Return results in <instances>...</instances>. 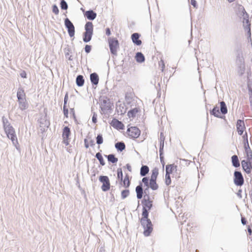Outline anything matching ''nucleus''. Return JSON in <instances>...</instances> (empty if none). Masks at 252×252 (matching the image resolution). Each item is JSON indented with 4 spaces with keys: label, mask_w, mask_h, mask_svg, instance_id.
Here are the masks:
<instances>
[{
    "label": "nucleus",
    "mask_w": 252,
    "mask_h": 252,
    "mask_svg": "<svg viewBox=\"0 0 252 252\" xmlns=\"http://www.w3.org/2000/svg\"><path fill=\"white\" fill-rule=\"evenodd\" d=\"M149 187H148V179L143 178L142 183L140 182L139 185L135 188L136 197L138 199L150 198L149 195Z\"/></svg>",
    "instance_id": "nucleus-1"
},
{
    "label": "nucleus",
    "mask_w": 252,
    "mask_h": 252,
    "mask_svg": "<svg viewBox=\"0 0 252 252\" xmlns=\"http://www.w3.org/2000/svg\"><path fill=\"white\" fill-rule=\"evenodd\" d=\"M99 101L101 103L100 108L102 113L104 114H109L111 113L113 104L110 102V99L107 96H101L99 98Z\"/></svg>",
    "instance_id": "nucleus-2"
},
{
    "label": "nucleus",
    "mask_w": 252,
    "mask_h": 252,
    "mask_svg": "<svg viewBox=\"0 0 252 252\" xmlns=\"http://www.w3.org/2000/svg\"><path fill=\"white\" fill-rule=\"evenodd\" d=\"M94 26L92 22H87L85 25V32L83 33V40L85 43L90 42L93 35Z\"/></svg>",
    "instance_id": "nucleus-3"
},
{
    "label": "nucleus",
    "mask_w": 252,
    "mask_h": 252,
    "mask_svg": "<svg viewBox=\"0 0 252 252\" xmlns=\"http://www.w3.org/2000/svg\"><path fill=\"white\" fill-rule=\"evenodd\" d=\"M109 46L112 55H117V50L119 48V43L118 39L115 37H110L108 38Z\"/></svg>",
    "instance_id": "nucleus-4"
},
{
    "label": "nucleus",
    "mask_w": 252,
    "mask_h": 252,
    "mask_svg": "<svg viewBox=\"0 0 252 252\" xmlns=\"http://www.w3.org/2000/svg\"><path fill=\"white\" fill-rule=\"evenodd\" d=\"M237 15L240 19L242 20L243 25L250 22L249 21V15L243 6L240 5L239 6L237 11Z\"/></svg>",
    "instance_id": "nucleus-5"
},
{
    "label": "nucleus",
    "mask_w": 252,
    "mask_h": 252,
    "mask_svg": "<svg viewBox=\"0 0 252 252\" xmlns=\"http://www.w3.org/2000/svg\"><path fill=\"white\" fill-rule=\"evenodd\" d=\"M140 223L144 229V235L146 237L150 236L153 230V224L151 220H148L144 221H140Z\"/></svg>",
    "instance_id": "nucleus-6"
},
{
    "label": "nucleus",
    "mask_w": 252,
    "mask_h": 252,
    "mask_svg": "<svg viewBox=\"0 0 252 252\" xmlns=\"http://www.w3.org/2000/svg\"><path fill=\"white\" fill-rule=\"evenodd\" d=\"M4 131L7 137L10 139L14 145L18 144V140L15 133V129L12 126L5 128Z\"/></svg>",
    "instance_id": "nucleus-7"
},
{
    "label": "nucleus",
    "mask_w": 252,
    "mask_h": 252,
    "mask_svg": "<svg viewBox=\"0 0 252 252\" xmlns=\"http://www.w3.org/2000/svg\"><path fill=\"white\" fill-rule=\"evenodd\" d=\"M99 181L102 184L101 189L103 191L106 192L110 189L111 187L110 180L107 176H100Z\"/></svg>",
    "instance_id": "nucleus-8"
},
{
    "label": "nucleus",
    "mask_w": 252,
    "mask_h": 252,
    "mask_svg": "<svg viewBox=\"0 0 252 252\" xmlns=\"http://www.w3.org/2000/svg\"><path fill=\"white\" fill-rule=\"evenodd\" d=\"M233 182L237 186L241 187L244 184V179L241 171L238 170L234 171Z\"/></svg>",
    "instance_id": "nucleus-9"
},
{
    "label": "nucleus",
    "mask_w": 252,
    "mask_h": 252,
    "mask_svg": "<svg viewBox=\"0 0 252 252\" xmlns=\"http://www.w3.org/2000/svg\"><path fill=\"white\" fill-rule=\"evenodd\" d=\"M64 26L67 30L69 36L70 37H74L75 35V27L73 23L68 18L64 19Z\"/></svg>",
    "instance_id": "nucleus-10"
},
{
    "label": "nucleus",
    "mask_w": 252,
    "mask_h": 252,
    "mask_svg": "<svg viewBox=\"0 0 252 252\" xmlns=\"http://www.w3.org/2000/svg\"><path fill=\"white\" fill-rule=\"evenodd\" d=\"M126 133L130 138L135 139L140 136L141 131L137 127L131 126L127 128Z\"/></svg>",
    "instance_id": "nucleus-11"
},
{
    "label": "nucleus",
    "mask_w": 252,
    "mask_h": 252,
    "mask_svg": "<svg viewBox=\"0 0 252 252\" xmlns=\"http://www.w3.org/2000/svg\"><path fill=\"white\" fill-rule=\"evenodd\" d=\"M241 165L243 170L248 174L251 173L252 169V159L242 160L241 161Z\"/></svg>",
    "instance_id": "nucleus-12"
},
{
    "label": "nucleus",
    "mask_w": 252,
    "mask_h": 252,
    "mask_svg": "<svg viewBox=\"0 0 252 252\" xmlns=\"http://www.w3.org/2000/svg\"><path fill=\"white\" fill-rule=\"evenodd\" d=\"M236 129L239 135H243L244 131L246 129L245 123L243 120L239 119L237 121Z\"/></svg>",
    "instance_id": "nucleus-13"
},
{
    "label": "nucleus",
    "mask_w": 252,
    "mask_h": 252,
    "mask_svg": "<svg viewBox=\"0 0 252 252\" xmlns=\"http://www.w3.org/2000/svg\"><path fill=\"white\" fill-rule=\"evenodd\" d=\"M110 125L114 128L118 130H123L125 128L124 124L116 118H113L110 123Z\"/></svg>",
    "instance_id": "nucleus-14"
},
{
    "label": "nucleus",
    "mask_w": 252,
    "mask_h": 252,
    "mask_svg": "<svg viewBox=\"0 0 252 252\" xmlns=\"http://www.w3.org/2000/svg\"><path fill=\"white\" fill-rule=\"evenodd\" d=\"M140 36V34L137 32L133 33L131 35L133 43L137 46H140L142 44V41L139 39Z\"/></svg>",
    "instance_id": "nucleus-15"
},
{
    "label": "nucleus",
    "mask_w": 252,
    "mask_h": 252,
    "mask_svg": "<svg viewBox=\"0 0 252 252\" xmlns=\"http://www.w3.org/2000/svg\"><path fill=\"white\" fill-rule=\"evenodd\" d=\"M19 108L22 111L27 109L29 107V103L26 98L18 100Z\"/></svg>",
    "instance_id": "nucleus-16"
},
{
    "label": "nucleus",
    "mask_w": 252,
    "mask_h": 252,
    "mask_svg": "<svg viewBox=\"0 0 252 252\" xmlns=\"http://www.w3.org/2000/svg\"><path fill=\"white\" fill-rule=\"evenodd\" d=\"M148 179V187H149L153 190H156L158 189V185L157 183V180L150 179L148 177H144Z\"/></svg>",
    "instance_id": "nucleus-17"
},
{
    "label": "nucleus",
    "mask_w": 252,
    "mask_h": 252,
    "mask_svg": "<svg viewBox=\"0 0 252 252\" xmlns=\"http://www.w3.org/2000/svg\"><path fill=\"white\" fill-rule=\"evenodd\" d=\"M84 16L88 20L93 21L96 18L97 14L93 10L90 9L84 13Z\"/></svg>",
    "instance_id": "nucleus-18"
},
{
    "label": "nucleus",
    "mask_w": 252,
    "mask_h": 252,
    "mask_svg": "<svg viewBox=\"0 0 252 252\" xmlns=\"http://www.w3.org/2000/svg\"><path fill=\"white\" fill-rule=\"evenodd\" d=\"M143 205L142 208L150 210L153 207V201L150 198L143 199L141 201Z\"/></svg>",
    "instance_id": "nucleus-19"
},
{
    "label": "nucleus",
    "mask_w": 252,
    "mask_h": 252,
    "mask_svg": "<svg viewBox=\"0 0 252 252\" xmlns=\"http://www.w3.org/2000/svg\"><path fill=\"white\" fill-rule=\"evenodd\" d=\"M90 80L93 85H97L99 82V76L98 74L94 72L90 74Z\"/></svg>",
    "instance_id": "nucleus-20"
},
{
    "label": "nucleus",
    "mask_w": 252,
    "mask_h": 252,
    "mask_svg": "<svg viewBox=\"0 0 252 252\" xmlns=\"http://www.w3.org/2000/svg\"><path fill=\"white\" fill-rule=\"evenodd\" d=\"M210 114L217 118H222L223 117L220 115L219 108L217 105H216L214 108L210 111Z\"/></svg>",
    "instance_id": "nucleus-21"
},
{
    "label": "nucleus",
    "mask_w": 252,
    "mask_h": 252,
    "mask_svg": "<svg viewBox=\"0 0 252 252\" xmlns=\"http://www.w3.org/2000/svg\"><path fill=\"white\" fill-rule=\"evenodd\" d=\"M232 165L235 168L239 167L240 166V161L237 155H234L231 158Z\"/></svg>",
    "instance_id": "nucleus-22"
},
{
    "label": "nucleus",
    "mask_w": 252,
    "mask_h": 252,
    "mask_svg": "<svg viewBox=\"0 0 252 252\" xmlns=\"http://www.w3.org/2000/svg\"><path fill=\"white\" fill-rule=\"evenodd\" d=\"M129 178V175L127 174H126L124 179H123L122 185H121L126 189L129 188L130 185V181Z\"/></svg>",
    "instance_id": "nucleus-23"
},
{
    "label": "nucleus",
    "mask_w": 252,
    "mask_h": 252,
    "mask_svg": "<svg viewBox=\"0 0 252 252\" xmlns=\"http://www.w3.org/2000/svg\"><path fill=\"white\" fill-rule=\"evenodd\" d=\"M115 148L118 152H122L126 149V145L124 142H118L115 144Z\"/></svg>",
    "instance_id": "nucleus-24"
},
{
    "label": "nucleus",
    "mask_w": 252,
    "mask_h": 252,
    "mask_svg": "<svg viewBox=\"0 0 252 252\" xmlns=\"http://www.w3.org/2000/svg\"><path fill=\"white\" fill-rule=\"evenodd\" d=\"M149 210L145 208H142V218L140 220V221H144L146 220H150L148 218L149 214Z\"/></svg>",
    "instance_id": "nucleus-25"
},
{
    "label": "nucleus",
    "mask_w": 252,
    "mask_h": 252,
    "mask_svg": "<svg viewBox=\"0 0 252 252\" xmlns=\"http://www.w3.org/2000/svg\"><path fill=\"white\" fill-rule=\"evenodd\" d=\"M85 83L84 77L82 75H78L76 78V84L78 87H82Z\"/></svg>",
    "instance_id": "nucleus-26"
},
{
    "label": "nucleus",
    "mask_w": 252,
    "mask_h": 252,
    "mask_svg": "<svg viewBox=\"0 0 252 252\" xmlns=\"http://www.w3.org/2000/svg\"><path fill=\"white\" fill-rule=\"evenodd\" d=\"M245 154L247 159H252V151L249 145L244 146Z\"/></svg>",
    "instance_id": "nucleus-27"
},
{
    "label": "nucleus",
    "mask_w": 252,
    "mask_h": 252,
    "mask_svg": "<svg viewBox=\"0 0 252 252\" xmlns=\"http://www.w3.org/2000/svg\"><path fill=\"white\" fill-rule=\"evenodd\" d=\"M135 58L136 61L138 63H142L145 60L144 55L141 52H137L136 53Z\"/></svg>",
    "instance_id": "nucleus-28"
},
{
    "label": "nucleus",
    "mask_w": 252,
    "mask_h": 252,
    "mask_svg": "<svg viewBox=\"0 0 252 252\" xmlns=\"http://www.w3.org/2000/svg\"><path fill=\"white\" fill-rule=\"evenodd\" d=\"M17 97L18 100L26 98V94L25 93L24 89L21 87L18 88L17 93Z\"/></svg>",
    "instance_id": "nucleus-29"
},
{
    "label": "nucleus",
    "mask_w": 252,
    "mask_h": 252,
    "mask_svg": "<svg viewBox=\"0 0 252 252\" xmlns=\"http://www.w3.org/2000/svg\"><path fill=\"white\" fill-rule=\"evenodd\" d=\"M174 168H175L174 164H167L165 167V174L170 175L174 173Z\"/></svg>",
    "instance_id": "nucleus-30"
},
{
    "label": "nucleus",
    "mask_w": 252,
    "mask_h": 252,
    "mask_svg": "<svg viewBox=\"0 0 252 252\" xmlns=\"http://www.w3.org/2000/svg\"><path fill=\"white\" fill-rule=\"evenodd\" d=\"M149 171V167L147 165H142L140 168V176L144 177L148 173Z\"/></svg>",
    "instance_id": "nucleus-31"
},
{
    "label": "nucleus",
    "mask_w": 252,
    "mask_h": 252,
    "mask_svg": "<svg viewBox=\"0 0 252 252\" xmlns=\"http://www.w3.org/2000/svg\"><path fill=\"white\" fill-rule=\"evenodd\" d=\"M220 112L223 114L225 115L227 113L228 110L226 105L224 101H222L220 102Z\"/></svg>",
    "instance_id": "nucleus-32"
},
{
    "label": "nucleus",
    "mask_w": 252,
    "mask_h": 252,
    "mask_svg": "<svg viewBox=\"0 0 252 252\" xmlns=\"http://www.w3.org/2000/svg\"><path fill=\"white\" fill-rule=\"evenodd\" d=\"M108 161L112 163H116L117 162L118 159L115 157L114 154H111L108 155H105Z\"/></svg>",
    "instance_id": "nucleus-33"
},
{
    "label": "nucleus",
    "mask_w": 252,
    "mask_h": 252,
    "mask_svg": "<svg viewBox=\"0 0 252 252\" xmlns=\"http://www.w3.org/2000/svg\"><path fill=\"white\" fill-rule=\"evenodd\" d=\"M139 109L138 108H134L130 109L127 112V116L129 118H134L136 117V114L138 112Z\"/></svg>",
    "instance_id": "nucleus-34"
},
{
    "label": "nucleus",
    "mask_w": 252,
    "mask_h": 252,
    "mask_svg": "<svg viewBox=\"0 0 252 252\" xmlns=\"http://www.w3.org/2000/svg\"><path fill=\"white\" fill-rule=\"evenodd\" d=\"M64 52L65 57L66 59H68L69 61H73V58L72 55H70V54L71 53V49L68 47H67L65 48L64 49Z\"/></svg>",
    "instance_id": "nucleus-35"
},
{
    "label": "nucleus",
    "mask_w": 252,
    "mask_h": 252,
    "mask_svg": "<svg viewBox=\"0 0 252 252\" xmlns=\"http://www.w3.org/2000/svg\"><path fill=\"white\" fill-rule=\"evenodd\" d=\"M251 23H248V24H244L243 27L246 31L247 32L248 38V39L250 38L251 40Z\"/></svg>",
    "instance_id": "nucleus-36"
},
{
    "label": "nucleus",
    "mask_w": 252,
    "mask_h": 252,
    "mask_svg": "<svg viewBox=\"0 0 252 252\" xmlns=\"http://www.w3.org/2000/svg\"><path fill=\"white\" fill-rule=\"evenodd\" d=\"M71 134L70 129L67 126H65L63 128L62 136L63 137H65L66 138H69Z\"/></svg>",
    "instance_id": "nucleus-37"
},
{
    "label": "nucleus",
    "mask_w": 252,
    "mask_h": 252,
    "mask_svg": "<svg viewBox=\"0 0 252 252\" xmlns=\"http://www.w3.org/2000/svg\"><path fill=\"white\" fill-rule=\"evenodd\" d=\"M117 179L120 181L119 184L122 185V181L123 179V173L122 169L119 168L117 169Z\"/></svg>",
    "instance_id": "nucleus-38"
},
{
    "label": "nucleus",
    "mask_w": 252,
    "mask_h": 252,
    "mask_svg": "<svg viewBox=\"0 0 252 252\" xmlns=\"http://www.w3.org/2000/svg\"><path fill=\"white\" fill-rule=\"evenodd\" d=\"M95 157L98 160L100 165H101L102 166H104L105 164V162L100 153H97L95 155Z\"/></svg>",
    "instance_id": "nucleus-39"
},
{
    "label": "nucleus",
    "mask_w": 252,
    "mask_h": 252,
    "mask_svg": "<svg viewBox=\"0 0 252 252\" xmlns=\"http://www.w3.org/2000/svg\"><path fill=\"white\" fill-rule=\"evenodd\" d=\"M236 63L237 65L245 64L244 59L242 56L238 54L236 57Z\"/></svg>",
    "instance_id": "nucleus-40"
},
{
    "label": "nucleus",
    "mask_w": 252,
    "mask_h": 252,
    "mask_svg": "<svg viewBox=\"0 0 252 252\" xmlns=\"http://www.w3.org/2000/svg\"><path fill=\"white\" fill-rule=\"evenodd\" d=\"M158 175V169L157 168H154L152 171V175L150 179L157 180Z\"/></svg>",
    "instance_id": "nucleus-41"
},
{
    "label": "nucleus",
    "mask_w": 252,
    "mask_h": 252,
    "mask_svg": "<svg viewBox=\"0 0 252 252\" xmlns=\"http://www.w3.org/2000/svg\"><path fill=\"white\" fill-rule=\"evenodd\" d=\"M2 121L4 130L5 129V128H8L9 127V126H12L11 124L9 123L8 120L4 117H2Z\"/></svg>",
    "instance_id": "nucleus-42"
},
{
    "label": "nucleus",
    "mask_w": 252,
    "mask_h": 252,
    "mask_svg": "<svg viewBox=\"0 0 252 252\" xmlns=\"http://www.w3.org/2000/svg\"><path fill=\"white\" fill-rule=\"evenodd\" d=\"M129 194V190L126 189L121 191V198L122 199L126 198Z\"/></svg>",
    "instance_id": "nucleus-43"
},
{
    "label": "nucleus",
    "mask_w": 252,
    "mask_h": 252,
    "mask_svg": "<svg viewBox=\"0 0 252 252\" xmlns=\"http://www.w3.org/2000/svg\"><path fill=\"white\" fill-rule=\"evenodd\" d=\"M103 142V138L102 135L100 133L98 134L96 137V143L98 145H100Z\"/></svg>",
    "instance_id": "nucleus-44"
},
{
    "label": "nucleus",
    "mask_w": 252,
    "mask_h": 252,
    "mask_svg": "<svg viewBox=\"0 0 252 252\" xmlns=\"http://www.w3.org/2000/svg\"><path fill=\"white\" fill-rule=\"evenodd\" d=\"M60 7L62 10H67L68 4L65 0H61Z\"/></svg>",
    "instance_id": "nucleus-45"
},
{
    "label": "nucleus",
    "mask_w": 252,
    "mask_h": 252,
    "mask_svg": "<svg viewBox=\"0 0 252 252\" xmlns=\"http://www.w3.org/2000/svg\"><path fill=\"white\" fill-rule=\"evenodd\" d=\"M238 70V72L240 74V75H242L245 72V64H242L241 65H237Z\"/></svg>",
    "instance_id": "nucleus-46"
},
{
    "label": "nucleus",
    "mask_w": 252,
    "mask_h": 252,
    "mask_svg": "<svg viewBox=\"0 0 252 252\" xmlns=\"http://www.w3.org/2000/svg\"><path fill=\"white\" fill-rule=\"evenodd\" d=\"M242 138L243 139L244 146L249 145L248 141V136L247 132H245V134L243 135Z\"/></svg>",
    "instance_id": "nucleus-47"
},
{
    "label": "nucleus",
    "mask_w": 252,
    "mask_h": 252,
    "mask_svg": "<svg viewBox=\"0 0 252 252\" xmlns=\"http://www.w3.org/2000/svg\"><path fill=\"white\" fill-rule=\"evenodd\" d=\"M171 183L170 175L165 174V184L166 186H169Z\"/></svg>",
    "instance_id": "nucleus-48"
},
{
    "label": "nucleus",
    "mask_w": 252,
    "mask_h": 252,
    "mask_svg": "<svg viewBox=\"0 0 252 252\" xmlns=\"http://www.w3.org/2000/svg\"><path fill=\"white\" fill-rule=\"evenodd\" d=\"M116 110L118 113L121 115H123L126 112V108H125L124 106H120L119 109H118L117 107Z\"/></svg>",
    "instance_id": "nucleus-49"
},
{
    "label": "nucleus",
    "mask_w": 252,
    "mask_h": 252,
    "mask_svg": "<svg viewBox=\"0 0 252 252\" xmlns=\"http://www.w3.org/2000/svg\"><path fill=\"white\" fill-rule=\"evenodd\" d=\"M93 108H92V113H93L92 122L94 124H96L97 123V114L95 112H93Z\"/></svg>",
    "instance_id": "nucleus-50"
},
{
    "label": "nucleus",
    "mask_w": 252,
    "mask_h": 252,
    "mask_svg": "<svg viewBox=\"0 0 252 252\" xmlns=\"http://www.w3.org/2000/svg\"><path fill=\"white\" fill-rule=\"evenodd\" d=\"M52 11L56 15H58L59 13V9L57 5L55 4L52 5Z\"/></svg>",
    "instance_id": "nucleus-51"
},
{
    "label": "nucleus",
    "mask_w": 252,
    "mask_h": 252,
    "mask_svg": "<svg viewBox=\"0 0 252 252\" xmlns=\"http://www.w3.org/2000/svg\"><path fill=\"white\" fill-rule=\"evenodd\" d=\"M63 112L65 117H68V110L67 108V106L65 105L63 106Z\"/></svg>",
    "instance_id": "nucleus-52"
},
{
    "label": "nucleus",
    "mask_w": 252,
    "mask_h": 252,
    "mask_svg": "<svg viewBox=\"0 0 252 252\" xmlns=\"http://www.w3.org/2000/svg\"><path fill=\"white\" fill-rule=\"evenodd\" d=\"M85 51L86 53L88 54L90 53L92 50V46L90 45H86L84 48Z\"/></svg>",
    "instance_id": "nucleus-53"
},
{
    "label": "nucleus",
    "mask_w": 252,
    "mask_h": 252,
    "mask_svg": "<svg viewBox=\"0 0 252 252\" xmlns=\"http://www.w3.org/2000/svg\"><path fill=\"white\" fill-rule=\"evenodd\" d=\"M159 65L161 66V70L163 72L165 68V64L163 60L161 59L160 62H159Z\"/></svg>",
    "instance_id": "nucleus-54"
},
{
    "label": "nucleus",
    "mask_w": 252,
    "mask_h": 252,
    "mask_svg": "<svg viewBox=\"0 0 252 252\" xmlns=\"http://www.w3.org/2000/svg\"><path fill=\"white\" fill-rule=\"evenodd\" d=\"M70 114L72 115L73 118L74 120V121L76 123H77V120L75 116V111L74 108H71L70 109Z\"/></svg>",
    "instance_id": "nucleus-55"
},
{
    "label": "nucleus",
    "mask_w": 252,
    "mask_h": 252,
    "mask_svg": "<svg viewBox=\"0 0 252 252\" xmlns=\"http://www.w3.org/2000/svg\"><path fill=\"white\" fill-rule=\"evenodd\" d=\"M180 173L181 171L178 170L176 172H175V173L173 174V176H174L176 178L178 179L180 177Z\"/></svg>",
    "instance_id": "nucleus-56"
},
{
    "label": "nucleus",
    "mask_w": 252,
    "mask_h": 252,
    "mask_svg": "<svg viewBox=\"0 0 252 252\" xmlns=\"http://www.w3.org/2000/svg\"><path fill=\"white\" fill-rule=\"evenodd\" d=\"M241 221L242 224L244 225H246L247 223V220L244 217H243L242 215H241Z\"/></svg>",
    "instance_id": "nucleus-57"
},
{
    "label": "nucleus",
    "mask_w": 252,
    "mask_h": 252,
    "mask_svg": "<svg viewBox=\"0 0 252 252\" xmlns=\"http://www.w3.org/2000/svg\"><path fill=\"white\" fill-rule=\"evenodd\" d=\"M68 101V93L65 94L64 98L63 106L66 105Z\"/></svg>",
    "instance_id": "nucleus-58"
},
{
    "label": "nucleus",
    "mask_w": 252,
    "mask_h": 252,
    "mask_svg": "<svg viewBox=\"0 0 252 252\" xmlns=\"http://www.w3.org/2000/svg\"><path fill=\"white\" fill-rule=\"evenodd\" d=\"M20 76L23 78H26L27 77V73L25 70H23L20 74Z\"/></svg>",
    "instance_id": "nucleus-59"
},
{
    "label": "nucleus",
    "mask_w": 252,
    "mask_h": 252,
    "mask_svg": "<svg viewBox=\"0 0 252 252\" xmlns=\"http://www.w3.org/2000/svg\"><path fill=\"white\" fill-rule=\"evenodd\" d=\"M190 3L194 7H197V3L195 0H190Z\"/></svg>",
    "instance_id": "nucleus-60"
},
{
    "label": "nucleus",
    "mask_w": 252,
    "mask_h": 252,
    "mask_svg": "<svg viewBox=\"0 0 252 252\" xmlns=\"http://www.w3.org/2000/svg\"><path fill=\"white\" fill-rule=\"evenodd\" d=\"M63 143L66 145L67 146L69 145V138H66L65 137H63Z\"/></svg>",
    "instance_id": "nucleus-61"
},
{
    "label": "nucleus",
    "mask_w": 252,
    "mask_h": 252,
    "mask_svg": "<svg viewBox=\"0 0 252 252\" xmlns=\"http://www.w3.org/2000/svg\"><path fill=\"white\" fill-rule=\"evenodd\" d=\"M252 224L250 225H249L248 226V228H247V229H248V233L250 235H251L252 234Z\"/></svg>",
    "instance_id": "nucleus-62"
},
{
    "label": "nucleus",
    "mask_w": 252,
    "mask_h": 252,
    "mask_svg": "<svg viewBox=\"0 0 252 252\" xmlns=\"http://www.w3.org/2000/svg\"><path fill=\"white\" fill-rule=\"evenodd\" d=\"M160 158V162L162 165V167H164V165H165V162H164V157L163 156H161V157H159Z\"/></svg>",
    "instance_id": "nucleus-63"
},
{
    "label": "nucleus",
    "mask_w": 252,
    "mask_h": 252,
    "mask_svg": "<svg viewBox=\"0 0 252 252\" xmlns=\"http://www.w3.org/2000/svg\"><path fill=\"white\" fill-rule=\"evenodd\" d=\"M242 190L241 189H239L237 193V195L239 197V198H242Z\"/></svg>",
    "instance_id": "nucleus-64"
}]
</instances>
